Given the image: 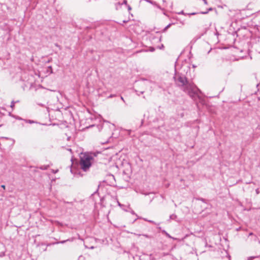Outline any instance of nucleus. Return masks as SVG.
Segmentation results:
<instances>
[{
    "instance_id": "39448f33",
    "label": "nucleus",
    "mask_w": 260,
    "mask_h": 260,
    "mask_svg": "<svg viewBox=\"0 0 260 260\" xmlns=\"http://www.w3.org/2000/svg\"><path fill=\"white\" fill-rule=\"evenodd\" d=\"M48 168V166H42L40 167V169L43 170H47Z\"/></svg>"
},
{
    "instance_id": "bb28decb",
    "label": "nucleus",
    "mask_w": 260,
    "mask_h": 260,
    "mask_svg": "<svg viewBox=\"0 0 260 260\" xmlns=\"http://www.w3.org/2000/svg\"><path fill=\"white\" fill-rule=\"evenodd\" d=\"M203 1H204V3H205V4H207V1H206V0H203Z\"/></svg>"
},
{
    "instance_id": "6e6552de",
    "label": "nucleus",
    "mask_w": 260,
    "mask_h": 260,
    "mask_svg": "<svg viewBox=\"0 0 260 260\" xmlns=\"http://www.w3.org/2000/svg\"><path fill=\"white\" fill-rule=\"evenodd\" d=\"M15 101H12L11 102L10 107H11L12 109H13V108H14V106H15Z\"/></svg>"
},
{
    "instance_id": "72a5a7b5",
    "label": "nucleus",
    "mask_w": 260,
    "mask_h": 260,
    "mask_svg": "<svg viewBox=\"0 0 260 260\" xmlns=\"http://www.w3.org/2000/svg\"><path fill=\"white\" fill-rule=\"evenodd\" d=\"M98 189H97V190H96V191L94 192V193H96V192H98Z\"/></svg>"
},
{
    "instance_id": "dca6fc26",
    "label": "nucleus",
    "mask_w": 260,
    "mask_h": 260,
    "mask_svg": "<svg viewBox=\"0 0 260 260\" xmlns=\"http://www.w3.org/2000/svg\"><path fill=\"white\" fill-rule=\"evenodd\" d=\"M1 187H2L4 189H5L6 186L5 185H2Z\"/></svg>"
},
{
    "instance_id": "2eb2a0df",
    "label": "nucleus",
    "mask_w": 260,
    "mask_h": 260,
    "mask_svg": "<svg viewBox=\"0 0 260 260\" xmlns=\"http://www.w3.org/2000/svg\"><path fill=\"white\" fill-rule=\"evenodd\" d=\"M127 9H128V11H131V9H132V8H131V7L130 6L127 5Z\"/></svg>"
},
{
    "instance_id": "ddd939ff",
    "label": "nucleus",
    "mask_w": 260,
    "mask_h": 260,
    "mask_svg": "<svg viewBox=\"0 0 260 260\" xmlns=\"http://www.w3.org/2000/svg\"><path fill=\"white\" fill-rule=\"evenodd\" d=\"M122 4H124V5H127V2L126 0H124L123 2V3Z\"/></svg>"
},
{
    "instance_id": "9b49d317",
    "label": "nucleus",
    "mask_w": 260,
    "mask_h": 260,
    "mask_svg": "<svg viewBox=\"0 0 260 260\" xmlns=\"http://www.w3.org/2000/svg\"><path fill=\"white\" fill-rule=\"evenodd\" d=\"M26 121L27 122H29V123H34V121L31 120H26Z\"/></svg>"
},
{
    "instance_id": "1a4fd4ad",
    "label": "nucleus",
    "mask_w": 260,
    "mask_h": 260,
    "mask_svg": "<svg viewBox=\"0 0 260 260\" xmlns=\"http://www.w3.org/2000/svg\"><path fill=\"white\" fill-rule=\"evenodd\" d=\"M137 93V94L138 95H140V94H143L144 93V91H141L140 92H139L138 91L136 90L135 91Z\"/></svg>"
},
{
    "instance_id": "aec40b11",
    "label": "nucleus",
    "mask_w": 260,
    "mask_h": 260,
    "mask_svg": "<svg viewBox=\"0 0 260 260\" xmlns=\"http://www.w3.org/2000/svg\"><path fill=\"white\" fill-rule=\"evenodd\" d=\"M120 99H121V100H122L124 102H125V101H124V100L122 96H121Z\"/></svg>"
},
{
    "instance_id": "c85d7f7f",
    "label": "nucleus",
    "mask_w": 260,
    "mask_h": 260,
    "mask_svg": "<svg viewBox=\"0 0 260 260\" xmlns=\"http://www.w3.org/2000/svg\"><path fill=\"white\" fill-rule=\"evenodd\" d=\"M253 235V233H250L249 234V236H251V235Z\"/></svg>"
},
{
    "instance_id": "5701e85b",
    "label": "nucleus",
    "mask_w": 260,
    "mask_h": 260,
    "mask_svg": "<svg viewBox=\"0 0 260 260\" xmlns=\"http://www.w3.org/2000/svg\"><path fill=\"white\" fill-rule=\"evenodd\" d=\"M254 258V257H249L248 258V260H250V259H252V258Z\"/></svg>"
},
{
    "instance_id": "9d476101",
    "label": "nucleus",
    "mask_w": 260,
    "mask_h": 260,
    "mask_svg": "<svg viewBox=\"0 0 260 260\" xmlns=\"http://www.w3.org/2000/svg\"><path fill=\"white\" fill-rule=\"evenodd\" d=\"M144 220H145V221H148V222H151V223H154V224H155V223L153 221H152V220H147L146 219H144Z\"/></svg>"
},
{
    "instance_id": "0eeeda50",
    "label": "nucleus",
    "mask_w": 260,
    "mask_h": 260,
    "mask_svg": "<svg viewBox=\"0 0 260 260\" xmlns=\"http://www.w3.org/2000/svg\"><path fill=\"white\" fill-rule=\"evenodd\" d=\"M142 236H144L145 237L149 239H152L153 238V236L151 235H146V234H143Z\"/></svg>"
},
{
    "instance_id": "20e7f679",
    "label": "nucleus",
    "mask_w": 260,
    "mask_h": 260,
    "mask_svg": "<svg viewBox=\"0 0 260 260\" xmlns=\"http://www.w3.org/2000/svg\"><path fill=\"white\" fill-rule=\"evenodd\" d=\"M162 233L165 234L168 238H173L172 237H171L166 231L165 230L162 231Z\"/></svg>"
},
{
    "instance_id": "7c9ffc66",
    "label": "nucleus",
    "mask_w": 260,
    "mask_h": 260,
    "mask_svg": "<svg viewBox=\"0 0 260 260\" xmlns=\"http://www.w3.org/2000/svg\"><path fill=\"white\" fill-rule=\"evenodd\" d=\"M68 150H69V151H71V152L72 151V149H70H70H68Z\"/></svg>"
},
{
    "instance_id": "393cba45",
    "label": "nucleus",
    "mask_w": 260,
    "mask_h": 260,
    "mask_svg": "<svg viewBox=\"0 0 260 260\" xmlns=\"http://www.w3.org/2000/svg\"><path fill=\"white\" fill-rule=\"evenodd\" d=\"M179 14H184V12H183V11H181L180 13H179Z\"/></svg>"
},
{
    "instance_id": "c756f323",
    "label": "nucleus",
    "mask_w": 260,
    "mask_h": 260,
    "mask_svg": "<svg viewBox=\"0 0 260 260\" xmlns=\"http://www.w3.org/2000/svg\"><path fill=\"white\" fill-rule=\"evenodd\" d=\"M200 200H201V201H203V202H204V199H202H202H200Z\"/></svg>"
},
{
    "instance_id": "2f4dec72",
    "label": "nucleus",
    "mask_w": 260,
    "mask_h": 260,
    "mask_svg": "<svg viewBox=\"0 0 260 260\" xmlns=\"http://www.w3.org/2000/svg\"><path fill=\"white\" fill-rule=\"evenodd\" d=\"M15 103H18L19 102V101H15Z\"/></svg>"
},
{
    "instance_id": "a878e982",
    "label": "nucleus",
    "mask_w": 260,
    "mask_h": 260,
    "mask_svg": "<svg viewBox=\"0 0 260 260\" xmlns=\"http://www.w3.org/2000/svg\"><path fill=\"white\" fill-rule=\"evenodd\" d=\"M117 203H118V206H121V205L118 201H117Z\"/></svg>"
},
{
    "instance_id": "412c9836",
    "label": "nucleus",
    "mask_w": 260,
    "mask_h": 260,
    "mask_svg": "<svg viewBox=\"0 0 260 260\" xmlns=\"http://www.w3.org/2000/svg\"><path fill=\"white\" fill-rule=\"evenodd\" d=\"M256 192L257 194L259 193V190H258V189H256Z\"/></svg>"
},
{
    "instance_id": "4be33fe9",
    "label": "nucleus",
    "mask_w": 260,
    "mask_h": 260,
    "mask_svg": "<svg viewBox=\"0 0 260 260\" xmlns=\"http://www.w3.org/2000/svg\"><path fill=\"white\" fill-rule=\"evenodd\" d=\"M154 48H151V49H150V51H153L154 50Z\"/></svg>"
},
{
    "instance_id": "f3484780",
    "label": "nucleus",
    "mask_w": 260,
    "mask_h": 260,
    "mask_svg": "<svg viewBox=\"0 0 260 260\" xmlns=\"http://www.w3.org/2000/svg\"><path fill=\"white\" fill-rule=\"evenodd\" d=\"M68 240H67V241H68ZM66 241H67V240L66 241L64 240V241H62L59 242V243H64Z\"/></svg>"
},
{
    "instance_id": "f257e3e1",
    "label": "nucleus",
    "mask_w": 260,
    "mask_h": 260,
    "mask_svg": "<svg viewBox=\"0 0 260 260\" xmlns=\"http://www.w3.org/2000/svg\"><path fill=\"white\" fill-rule=\"evenodd\" d=\"M174 79L176 85L187 93L192 99H195L196 96H199L198 91L199 89L194 84L190 83L184 75L176 73Z\"/></svg>"
},
{
    "instance_id": "f8f14e48",
    "label": "nucleus",
    "mask_w": 260,
    "mask_h": 260,
    "mask_svg": "<svg viewBox=\"0 0 260 260\" xmlns=\"http://www.w3.org/2000/svg\"><path fill=\"white\" fill-rule=\"evenodd\" d=\"M85 247L86 248H90V249H92L94 248V246H91L90 247H88L86 245H85Z\"/></svg>"
},
{
    "instance_id": "7ed1b4c3",
    "label": "nucleus",
    "mask_w": 260,
    "mask_h": 260,
    "mask_svg": "<svg viewBox=\"0 0 260 260\" xmlns=\"http://www.w3.org/2000/svg\"><path fill=\"white\" fill-rule=\"evenodd\" d=\"M177 216L176 215L173 214L170 216V219L176 220Z\"/></svg>"
},
{
    "instance_id": "6ab92c4d",
    "label": "nucleus",
    "mask_w": 260,
    "mask_h": 260,
    "mask_svg": "<svg viewBox=\"0 0 260 260\" xmlns=\"http://www.w3.org/2000/svg\"><path fill=\"white\" fill-rule=\"evenodd\" d=\"M147 1L151 4H152V2L151 0H147Z\"/></svg>"
},
{
    "instance_id": "b1692460",
    "label": "nucleus",
    "mask_w": 260,
    "mask_h": 260,
    "mask_svg": "<svg viewBox=\"0 0 260 260\" xmlns=\"http://www.w3.org/2000/svg\"><path fill=\"white\" fill-rule=\"evenodd\" d=\"M131 213H132V214H133L134 215H136L134 211H132Z\"/></svg>"
},
{
    "instance_id": "cd10ccee",
    "label": "nucleus",
    "mask_w": 260,
    "mask_h": 260,
    "mask_svg": "<svg viewBox=\"0 0 260 260\" xmlns=\"http://www.w3.org/2000/svg\"><path fill=\"white\" fill-rule=\"evenodd\" d=\"M5 255V253H3L2 254H1L0 255V256H3V255Z\"/></svg>"
},
{
    "instance_id": "f03ea898",
    "label": "nucleus",
    "mask_w": 260,
    "mask_h": 260,
    "mask_svg": "<svg viewBox=\"0 0 260 260\" xmlns=\"http://www.w3.org/2000/svg\"><path fill=\"white\" fill-rule=\"evenodd\" d=\"M93 156H96L95 153H85L80 157L79 166L83 171L87 172L89 170L93 161Z\"/></svg>"
},
{
    "instance_id": "473e14b6",
    "label": "nucleus",
    "mask_w": 260,
    "mask_h": 260,
    "mask_svg": "<svg viewBox=\"0 0 260 260\" xmlns=\"http://www.w3.org/2000/svg\"><path fill=\"white\" fill-rule=\"evenodd\" d=\"M207 12H203V14H206Z\"/></svg>"
},
{
    "instance_id": "a211bd4d",
    "label": "nucleus",
    "mask_w": 260,
    "mask_h": 260,
    "mask_svg": "<svg viewBox=\"0 0 260 260\" xmlns=\"http://www.w3.org/2000/svg\"><path fill=\"white\" fill-rule=\"evenodd\" d=\"M128 21V20H123V21H122V22H123V23H127Z\"/></svg>"
},
{
    "instance_id": "f704fd0d",
    "label": "nucleus",
    "mask_w": 260,
    "mask_h": 260,
    "mask_svg": "<svg viewBox=\"0 0 260 260\" xmlns=\"http://www.w3.org/2000/svg\"><path fill=\"white\" fill-rule=\"evenodd\" d=\"M57 171H58L57 170V171H55V172H54V173H56Z\"/></svg>"
},
{
    "instance_id": "423d86ee",
    "label": "nucleus",
    "mask_w": 260,
    "mask_h": 260,
    "mask_svg": "<svg viewBox=\"0 0 260 260\" xmlns=\"http://www.w3.org/2000/svg\"><path fill=\"white\" fill-rule=\"evenodd\" d=\"M171 25L172 24L170 23L168 25H167L163 29V31H166L171 26Z\"/></svg>"
},
{
    "instance_id": "4468645a",
    "label": "nucleus",
    "mask_w": 260,
    "mask_h": 260,
    "mask_svg": "<svg viewBox=\"0 0 260 260\" xmlns=\"http://www.w3.org/2000/svg\"><path fill=\"white\" fill-rule=\"evenodd\" d=\"M115 96V94H111L109 96H108V98H112L113 97H114Z\"/></svg>"
}]
</instances>
